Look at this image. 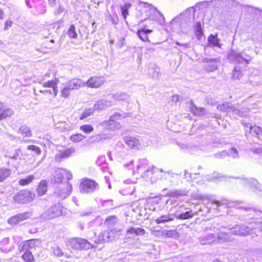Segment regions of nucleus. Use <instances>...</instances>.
I'll use <instances>...</instances> for the list:
<instances>
[{"label":"nucleus","mask_w":262,"mask_h":262,"mask_svg":"<svg viewBox=\"0 0 262 262\" xmlns=\"http://www.w3.org/2000/svg\"><path fill=\"white\" fill-rule=\"evenodd\" d=\"M84 86V81L82 79L74 78L63 84L61 88V96L63 97L67 98L70 95L71 91L78 90Z\"/></svg>","instance_id":"f257e3e1"},{"label":"nucleus","mask_w":262,"mask_h":262,"mask_svg":"<svg viewBox=\"0 0 262 262\" xmlns=\"http://www.w3.org/2000/svg\"><path fill=\"white\" fill-rule=\"evenodd\" d=\"M194 35L198 40H201L203 36V31L200 22H196L194 28Z\"/></svg>","instance_id":"5701e85b"},{"label":"nucleus","mask_w":262,"mask_h":262,"mask_svg":"<svg viewBox=\"0 0 262 262\" xmlns=\"http://www.w3.org/2000/svg\"><path fill=\"white\" fill-rule=\"evenodd\" d=\"M95 23H93L92 24V25H93V26H94V25H95Z\"/></svg>","instance_id":"0e129e2a"},{"label":"nucleus","mask_w":262,"mask_h":262,"mask_svg":"<svg viewBox=\"0 0 262 262\" xmlns=\"http://www.w3.org/2000/svg\"><path fill=\"white\" fill-rule=\"evenodd\" d=\"M57 81H58V79H55V80H49L47 82L43 83V86L45 88H51L52 89L50 90H40V92L46 94L49 93L50 94H54V96H56L58 93V88L57 86Z\"/></svg>","instance_id":"1a4fd4ad"},{"label":"nucleus","mask_w":262,"mask_h":262,"mask_svg":"<svg viewBox=\"0 0 262 262\" xmlns=\"http://www.w3.org/2000/svg\"><path fill=\"white\" fill-rule=\"evenodd\" d=\"M113 136H111L112 137ZM111 137L107 136L106 134H102V135H95L89 137V141L91 143L98 142L104 139H106L110 138Z\"/></svg>","instance_id":"6ab92c4d"},{"label":"nucleus","mask_w":262,"mask_h":262,"mask_svg":"<svg viewBox=\"0 0 262 262\" xmlns=\"http://www.w3.org/2000/svg\"><path fill=\"white\" fill-rule=\"evenodd\" d=\"M98 186V184L95 181L85 179L80 185V190L81 192L89 193L94 191Z\"/></svg>","instance_id":"423d86ee"},{"label":"nucleus","mask_w":262,"mask_h":262,"mask_svg":"<svg viewBox=\"0 0 262 262\" xmlns=\"http://www.w3.org/2000/svg\"><path fill=\"white\" fill-rule=\"evenodd\" d=\"M2 44V41L0 40V46Z\"/></svg>","instance_id":"e2e57ef3"},{"label":"nucleus","mask_w":262,"mask_h":262,"mask_svg":"<svg viewBox=\"0 0 262 262\" xmlns=\"http://www.w3.org/2000/svg\"><path fill=\"white\" fill-rule=\"evenodd\" d=\"M208 43L213 47H220L219 40L217 38V35H213L211 34L208 38Z\"/></svg>","instance_id":"c756f323"},{"label":"nucleus","mask_w":262,"mask_h":262,"mask_svg":"<svg viewBox=\"0 0 262 262\" xmlns=\"http://www.w3.org/2000/svg\"><path fill=\"white\" fill-rule=\"evenodd\" d=\"M72 190L71 184L69 181H67L66 183H61L59 185L57 186L54 194L59 199L63 200L71 194Z\"/></svg>","instance_id":"20e7f679"},{"label":"nucleus","mask_w":262,"mask_h":262,"mask_svg":"<svg viewBox=\"0 0 262 262\" xmlns=\"http://www.w3.org/2000/svg\"><path fill=\"white\" fill-rule=\"evenodd\" d=\"M63 171L66 172L64 173V176L66 177L68 180L72 179L73 176L71 172L67 169H63Z\"/></svg>","instance_id":"de8ad7c7"},{"label":"nucleus","mask_w":262,"mask_h":262,"mask_svg":"<svg viewBox=\"0 0 262 262\" xmlns=\"http://www.w3.org/2000/svg\"><path fill=\"white\" fill-rule=\"evenodd\" d=\"M10 239L8 237L3 238L0 242L1 249L2 251L8 252L11 248L9 245Z\"/></svg>","instance_id":"4be33fe9"},{"label":"nucleus","mask_w":262,"mask_h":262,"mask_svg":"<svg viewBox=\"0 0 262 262\" xmlns=\"http://www.w3.org/2000/svg\"><path fill=\"white\" fill-rule=\"evenodd\" d=\"M125 45V39L124 38H121L118 42V46L119 47H122V46H123L124 45Z\"/></svg>","instance_id":"8fccbe9b"},{"label":"nucleus","mask_w":262,"mask_h":262,"mask_svg":"<svg viewBox=\"0 0 262 262\" xmlns=\"http://www.w3.org/2000/svg\"><path fill=\"white\" fill-rule=\"evenodd\" d=\"M132 5L129 3H125L124 5L120 6L121 13L124 18L128 15V11L131 7Z\"/></svg>","instance_id":"7c9ffc66"},{"label":"nucleus","mask_w":262,"mask_h":262,"mask_svg":"<svg viewBox=\"0 0 262 262\" xmlns=\"http://www.w3.org/2000/svg\"><path fill=\"white\" fill-rule=\"evenodd\" d=\"M47 183L45 180H42L39 184L36 191L38 196H41L46 193L47 191Z\"/></svg>","instance_id":"a211bd4d"},{"label":"nucleus","mask_w":262,"mask_h":262,"mask_svg":"<svg viewBox=\"0 0 262 262\" xmlns=\"http://www.w3.org/2000/svg\"><path fill=\"white\" fill-rule=\"evenodd\" d=\"M75 152V149L74 147H69L65 150H59L55 156V159L57 161H61L64 159L70 157Z\"/></svg>","instance_id":"f8f14e48"},{"label":"nucleus","mask_w":262,"mask_h":262,"mask_svg":"<svg viewBox=\"0 0 262 262\" xmlns=\"http://www.w3.org/2000/svg\"><path fill=\"white\" fill-rule=\"evenodd\" d=\"M4 18V12L0 8V20L3 19Z\"/></svg>","instance_id":"4d7b16f0"},{"label":"nucleus","mask_w":262,"mask_h":262,"mask_svg":"<svg viewBox=\"0 0 262 262\" xmlns=\"http://www.w3.org/2000/svg\"><path fill=\"white\" fill-rule=\"evenodd\" d=\"M27 150H32V151H34L35 152V154L38 155H39L41 154V150H40V148L38 147V146H35L33 145H28L27 147Z\"/></svg>","instance_id":"58836bf2"},{"label":"nucleus","mask_w":262,"mask_h":262,"mask_svg":"<svg viewBox=\"0 0 262 262\" xmlns=\"http://www.w3.org/2000/svg\"><path fill=\"white\" fill-rule=\"evenodd\" d=\"M56 128H59L61 131H64L67 128V123L64 121H60L55 125Z\"/></svg>","instance_id":"a19ab883"},{"label":"nucleus","mask_w":262,"mask_h":262,"mask_svg":"<svg viewBox=\"0 0 262 262\" xmlns=\"http://www.w3.org/2000/svg\"><path fill=\"white\" fill-rule=\"evenodd\" d=\"M102 205L106 207H112L113 206V201L112 200L103 201Z\"/></svg>","instance_id":"c03bdc74"},{"label":"nucleus","mask_w":262,"mask_h":262,"mask_svg":"<svg viewBox=\"0 0 262 262\" xmlns=\"http://www.w3.org/2000/svg\"><path fill=\"white\" fill-rule=\"evenodd\" d=\"M128 234L132 235L133 236H137L139 235H144L145 233V231L144 229L141 228H138L137 229H135L134 228L131 227L127 230V231Z\"/></svg>","instance_id":"393cba45"},{"label":"nucleus","mask_w":262,"mask_h":262,"mask_svg":"<svg viewBox=\"0 0 262 262\" xmlns=\"http://www.w3.org/2000/svg\"><path fill=\"white\" fill-rule=\"evenodd\" d=\"M68 35L72 38H76L77 37V34L76 32V28L73 25H71L67 32Z\"/></svg>","instance_id":"c9c22d12"},{"label":"nucleus","mask_w":262,"mask_h":262,"mask_svg":"<svg viewBox=\"0 0 262 262\" xmlns=\"http://www.w3.org/2000/svg\"><path fill=\"white\" fill-rule=\"evenodd\" d=\"M101 125L103 127L104 130L113 131L115 128V116H110L109 120L103 121Z\"/></svg>","instance_id":"ddd939ff"},{"label":"nucleus","mask_w":262,"mask_h":262,"mask_svg":"<svg viewBox=\"0 0 262 262\" xmlns=\"http://www.w3.org/2000/svg\"><path fill=\"white\" fill-rule=\"evenodd\" d=\"M12 25V22L11 21L7 20L5 24V30H7L8 27H11Z\"/></svg>","instance_id":"3c124183"},{"label":"nucleus","mask_w":262,"mask_h":262,"mask_svg":"<svg viewBox=\"0 0 262 262\" xmlns=\"http://www.w3.org/2000/svg\"><path fill=\"white\" fill-rule=\"evenodd\" d=\"M35 194L29 190L24 189L19 191L13 196V201L18 204H26L33 201Z\"/></svg>","instance_id":"f03ea898"},{"label":"nucleus","mask_w":262,"mask_h":262,"mask_svg":"<svg viewBox=\"0 0 262 262\" xmlns=\"http://www.w3.org/2000/svg\"><path fill=\"white\" fill-rule=\"evenodd\" d=\"M228 108L229 106L227 105V104H221L217 106V109L219 111L221 112L226 111L228 110Z\"/></svg>","instance_id":"37998d69"},{"label":"nucleus","mask_w":262,"mask_h":262,"mask_svg":"<svg viewBox=\"0 0 262 262\" xmlns=\"http://www.w3.org/2000/svg\"><path fill=\"white\" fill-rule=\"evenodd\" d=\"M19 152H20L19 149H15L14 153H13L11 155H10L9 156V158L12 159L16 160L19 157Z\"/></svg>","instance_id":"79ce46f5"},{"label":"nucleus","mask_w":262,"mask_h":262,"mask_svg":"<svg viewBox=\"0 0 262 262\" xmlns=\"http://www.w3.org/2000/svg\"><path fill=\"white\" fill-rule=\"evenodd\" d=\"M105 79L101 76H93L86 81H84L85 86L90 88H98L104 82Z\"/></svg>","instance_id":"6e6552de"},{"label":"nucleus","mask_w":262,"mask_h":262,"mask_svg":"<svg viewBox=\"0 0 262 262\" xmlns=\"http://www.w3.org/2000/svg\"><path fill=\"white\" fill-rule=\"evenodd\" d=\"M104 161V157L103 156L99 157L97 159L96 162L98 164H100L101 162Z\"/></svg>","instance_id":"5fc2aeb1"},{"label":"nucleus","mask_w":262,"mask_h":262,"mask_svg":"<svg viewBox=\"0 0 262 262\" xmlns=\"http://www.w3.org/2000/svg\"><path fill=\"white\" fill-rule=\"evenodd\" d=\"M64 11V8L61 5H59L57 8L54 11V14L55 15H58L62 13Z\"/></svg>","instance_id":"a18cd8bd"},{"label":"nucleus","mask_w":262,"mask_h":262,"mask_svg":"<svg viewBox=\"0 0 262 262\" xmlns=\"http://www.w3.org/2000/svg\"><path fill=\"white\" fill-rule=\"evenodd\" d=\"M152 32V30L142 28L137 31V34L141 40L143 41H150L148 37V34Z\"/></svg>","instance_id":"4468645a"},{"label":"nucleus","mask_w":262,"mask_h":262,"mask_svg":"<svg viewBox=\"0 0 262 262\" xmlns=\"http://www.w3.org/2000/svg\"><path fill=\"white\" fill-rule=\"evenodd\" d=\"M108 157H109L110 159L112 161L113 160V158H112V156L111 155V152L110 151H108L107 154Z\"/></svg>","instance_id":"13d9d810"},{"label":"nucleus","mask_w":262,"mask_h":262,"mask_svg":"<svg viewBox=\"0 0 262 262\" xmlns=\"http://www.w3.org/2000/svg\"><path fill=\"white\" fill-rule=\"evenodd\" d=\"M19 133L26 137L32 136V132L30 128L25 125H22L19 128Z\"/></svg>","instance_id":"cd10ccee"},{"label":"nucleus","mask_w":262,"mask_h":262,"mask_svg":"<svg viewBox=\"0 0 262 262\" xmlns=\"http://www.w3.org/2000/svg\"><path fill=\"white\" fill-rule=\"evenodd\" d=\"M111 105V102L105 100H99L94 105V110L101 111Z\"/></svg>","instance_id":"f3484780"},{"label":"nucleus","mask_w":262,"mask_h":262,"mask_svg":"<svg viewBox=\"0 0 262 262\" xmlns=\"http://www.w3.org/2000/svg\"><path fill=\"white\" fill-rule=\"evenodd\" d=\"M48 3L51 7H55L56 4V0H48Z\"/></svg>","instance_id":"603ef678"},{"label":"nucleus","mask_w":262,"mask_h":262,"mask_svg":"<svg viewBox=\"0 0 262 262\" xmlns=\"http://www.w3.org/2000/svg\"><path fill=\"white\" fill-rule=\"evenodd\" d=\"M115 237V230L111 229L110 231H104L100 234L97 238H95V244H99L102 242H108L113 239Z\"/></svg>","instance_id":"0eeeda50"},{"label":"nucleus","mask_w":262,"mask_h":262,"mask_svg":"<svg viewBox=\"0 0 262 262\" xmlns=\"http://www.w3.org/2000/svg\"><path fill=\"white\" fill-rule=\"evenodd\" d=\"M125 143L130 148L138 147L140 145L139 140L132 137H127L125 139Z\"/></svg>","instance_id":"aec40b11"},{"label":"nucleus","mask_w":262,"mask_h":262,"mask_svg":"<svg viewBox=\"0 0 262 262\" xmlns=\"http://www.w3.org/2000/svg\"><path fill=\"white\" fill-rule=\"evenodd\" d=\"M94 108H90L85 109L83 111L81 115L79 117L80 120H82L91 116L94 112Z\"/></svg>","instance_id":"473e14b6"},{"label":"nucleus","mask_w":262,"mask_h":262,"mask_svg":"<svg viewBox=\"0 0 262 262\" xmlns=\"http://www.w3.org/2000/svg\"><path fill=\"white\" fill-rule=\"evenodd\" d=\"M32 215L31 212H26L24 213H18L15 215L8 220V223L11 225L17 224L20 222L23 221Z\"/></svg>","instance_id":"9b49d317"},{"label":"nucleus","mask_w":262,"mask_h":262,"mask_svg":"<svg viewBox=\"0 0 262 262\" xmlns=\"http://www.w3.org/2000/svg\"><path fill=\"white\" fill-rule=\"evenodd\" d=\"M41 244L40 240L38 239H32L26 241L24 244V247L26 249L35 248V247H38Z\"/></svg>","instance_id":"2eb2a0df"},{"label":"nucleus","mask_w":262,"mask_h":262,"mask_svg":"<svg viewBox=\"0 0 262 262\" xmlns=\"http://www.w3.org/2000/svg\"><path fill=\"white\" fill-rule=\"evenodd\" d=\"M105 180L106 181V182L108 184V187L109 189H111L112 188L111 184L110 181V178L108 176H105Z\"/></svg>","instance_id":"864d4df0"},{"label":"nucleus","mask_w":262,"mask_h":262,"mask_svg":"<svg viewBox=\"0 0 262 262\" xmlns=\"http://www.w3.org/2000/svg\"><path fill=\"white\" fill-rule=\"evenodd\" d=\"M62 213V207L58 203L50 207L42 214V217L46 220H50L61 215Z\"/></svg>","instance_id":"39448f33"},{"label":"nucleus","mask_w":262,"mask_h":262,"mask_svg":"<svg viewBox=\"0 0 262 262\" xmlns=\"http://www.w3.org/2000/svg\"><path fill=\"white\" fill-rule=\"evenodd\" d=\"M112 23H114V19H112Z\"/></svg>","instance_id":"680f3d73"},{"label":"nucleus","mask_w":262,"mask_h":262,"mask_svg":"<svg viewBox=\"0 0 262 262\" xmlns=\"http://www.w3.org/2000/svg\"><path fill=\"white\" fill-rule=\"evenodd\" d=\"M67 245L75 250H89L94 247L87 239L78 237L68 239Z\"/></svg>","instance_id":"7ed1b4c3"},{"label":"nucleus","mask_w":262,"mask_h":262,"mask_svg":"<svg viewBox=\"0 0 262 262\" xmlns=\"http://www.w3.org/2000/svg\"><path fill=\"white\" fill-rule=\"evenodd\" d=\"M53 253L56 256L61 257L63 255L61 249L57 246L53 248Z\"/></svg>","instance_id":"ea45409f"},{"label":"nucleus","mask_w":262,"mask_h":262,"mask_svg":"<svg viewBox=\"0 0 262 262\" xmlns=\"http://www.w3.org/2000/svg\"><path fill=\"white\" fill-rule=\"evenodd\" d=\"M146 172H150L151 173H153V170L152 169H148L146 170Z\"/></svg>","instance_id":"bf43d9fd"},{"label":"nucleus","mask_w":262,"mask_h":262,"mask_svg":"<svg viewBox=\"0 0 262 262\" xmlns=\"http://www.w3.org/2000/svg\"><path fill=\"white\" fill-rule=\"evenodd\" d=\"M189 111L194 115L201 116L205 114L204 107H198L194 105H192Z\"/></svg>","instance_id":"a878e982"},{"label":"nucleus","mask_w":262,"mask_h":262,"mask_svg":"<svg viewBox=\"0 0 262 262\" xmlns=\"http://www.w3.org/2000/svg\"><path fill=\"white\" fill-rule=\"evenodd\" d=\"M14 114L13 111L11 108H4L3 103L0 102V120L7 117H10Z\"/></svg>","instance_id":"dca6fc26"},{"label":"nucleus","mask_w":262,"mask_h":262,"mask_svg":"<svg viewBox=\"0 0 262 262\" xmlns=\"http://www.w3.org/2000/svg\"><path fill=\"white\" fill-rule=\"evenodd\" d=\"M250 130L256 132L257 135L259 133H262V128L258 126H254L253 127H251Z\"/></svg>","instance_id":"49530a36"},{"label":"nucleus","mask_w":262,"mask_h":262,"mask_svg":"<svg viewBox=\"0 0 262 262\" xmlns=\"http://www.w3.org/2000/svg\"><path fill=\"white\" fill-rule=\"evenodd\" d=\"M156 197H149L145 199V206L149 209L155 210V205L158 202L156 200Z\"/></svg>","instance_id":"b1692460"},{"label":"nucleus","mask_w":262,"mask_h":262,"mask_svg":"<svg viewBox=\"0 0 262 262\" xmlns=\"http://www.w3.org/2000/svg\"><path fill=\"white\" fill-rule=\"evenodd\" d=\"M115 224V216L112 215L108 216L106 218L105 224L108 227H112L113 228Z\"/></svg>","instance_id":"4c0bfd02"},{"label":"nucleus","mask_w":262,"mask_h":262,"mask_svg":"<svg viewBox=\"0 0 262 262\" xmlns=\"http://www.w3.org/2000/svg\"><path fill=\"white\" fill-rule=\"evenodd\" d=\"M80 129L86 134H90L94 130L92 125L84 124L80 126Z\"/></svg>","instance_id":"e433bc0d"},{"label":"nucleus","mask_w":262,"mask_h":262,"mask_svg":"<svg viewBox=\"0 0 262 262\" xmlns=\"http://www.w3.org/2000/svg\"><path fill=\"white\" fill-rule=\"evenodd\" d=\"M22 258L26 262H33L34 260L33 255L32 252L29 251H26L22 255Z\"/></svg>","instance_id":"2f4dec72"},{"label":"nucleus","mask_w":262,"mask_h":262,"mask_svg":"<svg viewBox=\"0 0 262 262\" xmlns=\"http://www.w3.org/2000/svg\"><path fill=\"white\" fill-rule=\"evenodd\" d=\"M11 173V170L6 167L0 168V183L4 182Z\"/></svg>","instance_id":"412c9836"},{"label":"nucleus","mask_w":262,"mask_h":262,"mask_svg":"<svg viewBox=\"0 0 262 262\" xmlns=\"http://www.w3.org/2000/svg\"><path fill=\"white\" fill-rule=\"evenodd\" d=\"M173 220V217L170 214L162 215L156 219L155 222L157 224H159L172 221Z\"/></svg>","instance_id":"bb28decb"},{"label":"nucleus","mask_w":262,"mask_h":262,"mask_svg":"<svg viewBox=\"0 0 262 262\" xmlns=\"http://www.w3.org/2000/svg\"><path fill=\"white\" fill-rule=\"evenodd\" d=\"M32 0H26V4L29 8H32L30 2Z\"/></svg>","instance_id":"6e6d98bb"},{"label":"nucleus","mask_w":262,"mask_h":262,"mask_svg":"<svg viewBox=\"0 0 262 262\" xmlns=\"http://www.w3.org/2000/svg\"><path fill=\"white\" fill-rule=\"evenodd\" d=\"M85 138V137L81 134H76L70 136V140L74 142L77 143L82 141Z\"/></svg>","instance_id":"72a5a7b5"},{"label":"nucleus","mask_w":262,"mask_h":262,"mask_svg":"<svg viewBox=\"0 0 262 262\" xmlns=\"http://www.w3.org/2000/svg\"><path fill=\"white\" fill-rule=\"evenodd\" d=\"M110 43H111L112 45H113V40H110Z\"/></svg>","instance_id":"052dcab7"},{"label":"nucleus","mask_w":262,"mask_h":262,"mask_svg":"<svg viewBox=\"0 0 262 262\" xmlns=\"http://www.w3.org/2000/svg\"><path fill=\"white\" fill-rule=\"evenodd\" d=\"M195 212H193L192 210H190L182 213L177 217V218L180 220H185L192 218L194 215H195Z\"/></svg>","instance_id":"c85d7f7f"},{"label":"nucleus","mask_w":262,"mask_h":262,"mask_svg":"<svg viewBox=\"0 0 262 262\" xmlns=\"http://www.w3.org/2000/svg\"><path fill=\"white\" fill-rule=\"evenodd\" d=\"M65 172L63 169L55 170L51 178V184L54 186H58L61 183H63L62 181Z\"/></svg>","instance_id":"9d476101"},{"label":"nucleus","mask_w":262,"mask_h":262,"mask_svg":"<svg viewBox=\"0 0 262 262\" xmlns=\"http://www.w3.org/2000/svg\"><path fill=\"white\" fill-rule=\"evenodd\" d=\"M34 179V177L32 175L28 176L26 179H21L19 181V184L21 186H25L29 184Z\"/></svg>","instance_id":"f704fd0d"},{"label":"nucleus","mask_w":262,"mask_h":262,"mask_svg":"<svg viewBox=\"0 0 262 262\" xmlns=\"http://www.w3.org/2000/svg\"><path fill=\"white\" fill-rule=\"evenodd\" d=\"M216 262H221V261H219V260H217V261H216Z\"/></svg>","instance_id":"69168bd1"},{"label":"nucleus","mask_w":262,"mask_h":262,"mask_svg":"<svg viewBox=\"0 0 262 262\" xmlns=\"http://www.w3.org/2000/svg\"><path fill=\"white\" fill-rule=\"evenodd\" d=\"M37 11L38 12L39 14H44L46 12V9L45 6H41L40 7H38V8L37 9Z\"/></svg>","instance_id":"09e8293b"}]
</instances>
